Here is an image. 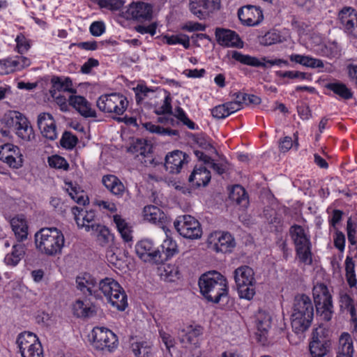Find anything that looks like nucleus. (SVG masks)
Wrapping results in <instances>:
<instances>
[{
  "mask_svg": "<svg viewBox=\"0 0 357 357\" xmlns=\"http://www.w3.org/2000/svg\"><path fill=\"white\" fill-rule=\"evenodd\" d=\"M68 185L69 195L76 203L83 206L89 204V198L83 190L74 186L72 183H68Z\"/></svg>",
  "mask_w": 357,
  "mask_h": 357,
  "instance_id": "39",
  "label": "nucleus"
},
{
  "mask_svg": "<svg viewBox=\"0 0 357 357\" xmlns=\"http://www.w3.org/2000/svg\"><path fill=\"white\" fill-rule=\"evenodd\" d=\"M153 152H152V146L151 145L149 146V149L146 150V151L142 154V155H139V160L146 167L152 165L153 167L157 166L160 163H162V162H158L155 160V158H153Z\"/></svg>",
  "mask_w": 357,
  "mask_h": 357,
  "instance_id": "53",
  "label": "nucleus"
},
{
  "mask_svg": "<svg viewBox=\"0 0 357 357\" xmlns=\"http://www.w3.org/2000/svg\"><path fill=\"white\" fill-rule=\"evenodd\" d=\"M113 222L116 224V229L123 241L126 243L131 241L132 239V231L129 223L119 215H113Z\"/></svg>",
  "mask_w": 357,
  "mask_h": 357,
  "instance_id": "27",
  "label": "nucleus"
},
{
  "mask_svg": "<svg viewBox=\"0 0 357 357\" xmlns=\"http://www.w3.org/2000/svg\"><path fill=\"white\" fill-rule=\"evenodd\" d=\"M314 301L317 314L329 321L333 314L332 296L327 286L324 283H317L312 289Z\"/></svg>",
  "mask_w": 357,
  "mask_h": 357,
  "instance_id": "6",
  "label": "nucleus"
},
{
  "mask_svg": "<svg viewBox=\"0 0 357 357\" xmlns=\"http://www.w3.org/2000/svg\"><path fill=\"white\" fill-rule=\"evenodd\" d=\"M238 17L241 22L247 26H257L264 19L261 9L252 5H246L238 10Z\"/></svg>",
  "mask_w": 357,
  "mask_h": 357,
  "instance_id": "13",
  "label": "nucleus"
},
{
  "mask_svg": "<svg viewBox=\"0 0 357 357\" xmlns=\"http://www.w3.org/2000/svg\"><path fill=\"white\" fill-rule=\"evenodd\" d=\"M331 346V342L324 337L319 336L313 333L312 341L310 342L309 348L312 357H324L327 354Z\"/></svg>",
  "mask_w": 357,
  "mask_h": 357,
  "instance_id": "19",
  "label": "nucleus"
},
{
  "mask_svg": "<svg viewBox=\"0 0 357 357\" xmlns=\"http://www.w3.org/2000/svg\"><path fill=\"white\" fill-rule=\"evenodd\" d=\"M189 155L179 150L169 152L165 158L164 166L170 174H178L184 164L189 162Z\"/></svg>",
  "mask_w": 357,
  "mask_h": 357,
  "instance_id": "14",
  "label": "nucleus"
},
{
  "mask_svg": "<svg viewBox=\"0 0 357 357\" xmlns=\"http://www.w3.org/2000/svg\"><path fill=\"white\" fill-rule=\"evenodd\" d=\"M113 307L124 311L128 306V296L123 288L113 279Z\"/></svg>",
  "mask_w": 357,
  "mask_h": 357,
  "instance_id": "23",
  "label": "nucleus"
},
{
  "mask_svg": "<svg viewBox=\"0 0 357 357\" xmlns=\"http://www.w3.org/2000/svg\"><path fill=\"white\" fill-rule=\"evenodd\" d=\"M99 290L107 298L109 303H112V280L105 278L100 281Z\"/></svg>",
  "mask_w": 357,
  "mask_h": 357,
  "instance_id": "52",
  "label": "nucleus"
},
{
  "mask_svg": "<svg viewBox=\"0 0 357 357\" xmlns=\"http://www.w3.org/2000/svg\"><path fill=\"white\" fill-rule=\"evenodd\" d=\"M334 246L340 252H343L345 247V236L341 231L337 230L334 236Z\"/></svg>",
  "mask_w": 357,
  "mask_h": 357,
  "instance_id": "62",
  "label": "nucleus"
},
{
  "mask_svg": "<svg viewBox=\"0 0 357 357\" xmlns=\"http://www.w3.org/2000/svg\"><path fill=\"white\" fill-rule=\"evenodd\" d=\"M320 51L322 56L333 59L340 55L341 50L337 43L333 42L321 46Z\"/></svg>",
  "mask_w": 357,
  "mask_h": 357,
  "instance_id": "43",
  "label": "nucleus"
},
{
  "mask_svg": "<svg viewBox=\"0 0 357 357\" xmlns=\"http://www.w3.org/2000/svg\"><path fill=\"white\" fill-rule=\"evenodd\" d=\"M302 66L311 68H324V64L321 59H315L310 56H305Z\"/></svg>",
  "mask_w": 357,
  "mask_h": 357,
  "instance_id": "61",
  "label": "nucleus"
},
{
  "mask_svg": "<svg viewBox=\"0 0 357 357\" xmlns=\"http://www.w3.org/2000/svg\"><path fill=\"white\" fill-rule=\"evenodd\" d=\"M73 314L82 319L90 318L96 315L95 307L88 301L77 300L73 305Z\"/></svg>",
  "mask_w": 357,
  "mask_h": 357,
  "instance_id": "24",
  "label": "nucleus"
},
{
  "mask_svg": "<svg viewBox=\"0 0 357 357\" xmlns=\"http://www.w3.org/2000/svg\"><path fill=\"white\" fill-rule=\"evenodd\" d=\"M108 333L112 334L110 330L105 327H95L91 331V337L94 347L97 349L110 352L111 345Z\"/></svg>",
  "mask_w": 357,
  "mask_h": 357,
  "instance_id": "17",
  "label": "nucleus"
},
{
  "mask_svg": "<svg viewBox=\"0 0 357 357\" xmlns=\"http://www.w3.org/2000/svg\"><path fill=\"white\" fill-rule=\"evenodd\" d=\"M176 231L183 238L199 239L202 235V229L199 222L190 215H179L174 222Z\"/></svg>",
  "mask_w": 357,
  "mask_h": 357,
  "instance_id": "9",
  "label": "nucleus"
},
{
  "mask_svg": "<svg viewBox=\"0 0 357 357\" xmlns=\"http://www.w3.org/2000/svg\"><path fill=\"white\" fill-rule=\"evenodd\" d=\"M271 317L269 313L259 310L256 314L255 323L257 331L256 335L258 342L266 345L268 343V331L271 326Z\"/></svg>",
  "mask_w": 357,
  "mask_h": 357,
  "instance_id": "16",
  "label": "nucleus"
},
{
  "mask_svg": "<svg viewBox=\"0 0 357 357\" xmlns=\"http://www.w3.org/2000/svg\"><path fill=\"white\" fill-rule=\"evenodd\" d=\"M112 94H105L101 96L97 100V107L99 109L104 112H112L111 101L110 98Z\"/></svg>",
  "mask_w": 357,
  "mask_h": 357,
  "instance_id": "55",
  "label": "nucleus"
},
{
  "mask_svg": "<svg viewBox=\"0 0 357 357\" xmlns=\"http://www.w3.org/2000/svg\"><path fill=\"white\" fill-rule=\"evenodd\" d=\"M96 218L95 211L93 210L87 211L85 212V215L80 219V228H84L86 231L87 226L96 225L94 222Z\"/></svg>",
  "mask_w": 357,
  "mask_h": 357,
  "instance_id": "57",
  "label": "nucleus"
},
{
  "mask_svg": "<svg viewBox=\"0 0 357 357\" xmlns=\"http://www.w3.org/2000/svg\"><path fill=\"white\" fill-rule=\"evenodd\" d=\"M24 255V247L21 244L13 245L11 253L6 255L4 261L8 265L16 266Z\"/></svg>",
  "mask_w": 357,
  "mask_h": 357,
  "instance_id": "37",
  "label": "nucleus"
},
{
  "mask_svg": "<svg viewBox=\"0 0 357 357\" xmlns=\"http://www.w3.org/2000/svg\"><path fill=\"white\" fill-rule=\"evenodd\" d=\"M314 317V306L309 296L303 294L295 296L291 324L293 331L302 333L311 325Z\"/></svg>",
  "mask_w": 357,
  "mask_h": 357,
  "instance_id": "3",
  "label": "nucleus"
},
{
  "mask_svg": "<svg viewBox=\"0 0 357 357\" xmlns=\"http://www.w3.org/2000/svg\"><path fill=\"white\" fill-rule=\"evenodd\" d=\"M7 125L13 128L15 134L25 142H31L35 139V133L26 117L17 111L9 112L6 120Z\"/></svg>",
  "mask_w": 357,
  "mask_h": 357,
  "instance_id": "7",
  "label": "nucleus"
},
{
  "mask_svg": "<svg viewBox=\"0 0 357 357\" xmlns=\"http://www.w3.org/2000/svg\"><path fill=\"white\" fill-rule=\"evenodd\" d=\"M189 9L199 20L206 19L207 17L206 10L204 9L202 6V0H190Z\"/></svg>",
  "mask_w": 357,
  "mask_h": 357,
  "instance_id": "44",
  "label": "nucleus"
},
{
  "mask_svg": "<svg viewBox=\"0 0 357 357\" xmlns=\"http://www.w3.org/2000/svg\"><path fill=\"white\" fill-rule=\"evenodd\" d=\"M254 271L248 266H242L234 271L236 284H255Z\"/></svg>",
  "mask_w": 357,
  "mask_h": 357,
  "instance_id": "25",
  "label": "nucleus"
},
{
  "mask_svg": "<svg viewBox=\"0 0 357 357\" xmlns=\"http://www.w3.org/2000/svg\"><path fill=\"white\" fill-rule=\"evenodd\" d=\"M340 347L337 357H353L354 347L351 335L344 333L340 337Z\"/></svg>",
  "mask_w": 357,
  "mask_h": 357,
  "instance_id": "28",
  "label": "nucleus"
},
{
  "mask_svg": "<svg viewBox=\"0 0 357 357\" xmlns=\"http://www.w3.org/2000/svg\"><path fill=\"white\" fill-rule=\"evenodd\" d=\"M144 219L154 224H161L165 222L167 216L163 211L158 207L153 205H149L143 210Z\"/></svg>",
  "mask_w": 357,
  "mask_h": 357,
  "instance_id": "26",
  "label": "nucleus"
},
{
  "mask_svg": "<svg viewBox=\"0 0 357 357\" xmlns=\"http://www.w3.org/2000/svg\"><path fill=\"white\" fill-rule=\"evenodd\" d=\"M212 116L218 119H225L229 115L225 103L215 106L211 109Z\"/></svg>",
  "mask_w": 357,
  "mask_h": 357,
  "instance_id": "60",
  "label": "nucleus"
},
{
  "mask_svg": "<svg viewBox=\"0 0 357 357\" xmlns=\"http://www.w3.org/2000/svg\"><path fill=\"white\" fill-rule=\"evenodd\" d=\"M78 142L77 137L70 133V132H64L61 139V145L67 149H72L74 148Z\"/></svg>",
  "mask_w": 357,
  "mask_h": 357,
  "instance_id": "51",
  "label": "nucleus"
},
{
  "mask_svg": "<svg viewBox=\"0 0 357 357\" xmlns=\"http://www.w3.org/2000/svg\"><path fill=\"white\" fill-rule=\"evenodd\" d=\"M16 61L14 58H7L0 60V75H8L16 70Z\"/></svg>",
  "mask_w": 357,
  "mask_h": 357,
  "instance_id": "48",
  "label": "nucleus"
},
{
  "mask_svg": "<svg viewBox=\"0 0 357 357\" xmlns=\"http://www.w3.org/2000/svg\"><path fill=\"white\" fill-rule=\"evenodd\" d=\"M276 75L283 78H289V79H311V75L306 73H303L300 71H277Z\"/></svg>",
  "mask_w": 357,
  "mask_h": 357,
  "instance_id": "49",
  "label": "nucleus"
},
{
  "mask_svg": "<svg viewBox=\"0 0 357 357\" xmlns=\"http://www.w3.org/2000/svg\"><path fill=\"white\" fill-rule=\"evenodd\" d=\"M69 105L74 107L82 116L95 117L96 111L91 108V103L83 96H70L68 99Z\"/></svg>",
  "mask_w": 357,
  "mask_h": 357,
  "instance_id": "20",
  "label": "nucleus"
},
{
  "mask_svg": "<svg viewBox=\"0 0 357 357\" xmlns=\"http://www.w3.org/2000/svg\"><path fill=\"white\" fill-rule=\"evenodd\" d=\"M113 104H115L113 107V112L118 115L122 114L127 109L128 101L126 97L117 93H113Z\"/></svg>",
  "mask_w": 357,
  "mask_h": 357,
  "instance_id": "41",
  "label": "nucleus"
},
{
  "mask_svg": "<svg viewBox=\"0 0 357 357\" xmlns=\"http://www.w3.org/2000/svg\"><path fill=\"white\" fill-rule=\"evenodd\" d=\"M12 229L18 241L26 239L28 235V227L26 222L22 218H13L10 221Z\"/></svg>",
  "mask_w": 357,
  "mask_h": 357,
  "instance_id": "30",
  "label": "nucleus"
},
{
  "mask_svg": "<svg viewBox=\"0 0 357 357\" xmlns=\"http://www.w3.org/2000/svg\"><path fill=\"white\" fill-rule=\"evenodd\" d=\"M121 16L126 20H133L139 23L135 26V30L141 33H149L154 36L156 33L157 24L151 22L148 25L153 17V7L151 4L144 2H133L128 8L122 10Z\"/></svg>",
  "mask_w": 357,
  "mask_h": 357,
  "instance_id": "2",
  "label": "nucleus"
},
{
  "mask_svg": "<svg viewBox=\"0 0 357 357\" xmlns=\"http://www.w3.org/2000/svg\"><path fill=\"white\" fill-rule=\"evenodd\" d=\"M177 243L172 238L167 237L159 248L158 264H164L178 253Z\"/></svg>",
  "mask_w": 357,
  "mask_h": 357,
  "instance_id": "22",
  "label": "nucleus"
},
{
  "mask_svg": "<svg viewBox=\"0 0 357 357\" xmlns=\"http://www.w3.org/2000/svg\"><path fill=\"white\" fill-rule=\"evenodd\" d=\"M229 197L231 201L243 206H245L248 204L247 192L240 185H236L232 188Z\"/></svg>",
  "mask_w": 357,
  "mask_h": 357,
  "instance_id": "35",
  "label": "nucleus"
},
{
  "mask_svg": "<svg viewBox=\"0 0 357 357\" xmlns=\"http://www.w3.org/2000/svg\"><path fill=\"white\" fill-rule=\"evenodd\" d=\"M15 42L16 50L20 54L26 53L31 47L29 40H27L22 33H20L17 36Z\"/></svg>",
  "mask_w": 357,
  "mask_h": 357,
  "instance_id": "54",
  "label": "nucleus"
},
{
  "mask_svg": "<svg viewBox=\"0 0 357 357\" xmlns=\"http://www.w3.org/2000/svg\"><path fill=\"white\" fill-rule=\"evenodd\" d=\"M64 242L63 233L55 227L43 228L35 234L36 248L47 256L60 254Z\"/></svg>",
  "mask_w": 357,
  "mask_h": 357,
  "instance_id": "4",
  "label": "nucleus"
},
{
  "mask_svg": "<svg viewBox=\"0 0 357 357\" xmlns=\"http://www.w3.org/2000/svg\"><path fill=\"white\" fill-rule=\"evenodd\" d=\"M135 252L140 259L144 262L158 264L159 247L155 246L151 240H142L135 245Z\"/></svg>",
  "mask_w": 357,
  "mask_h": 357,
  "instance_id": "12",
  "label": "nucleus"
},
{
  "mask_svg": "<svg viewBox=\"0 0 357 357\" xmlns=\"http://www.w3.org/2000/svg\"><path fill=\"white\" fill-rule=\"evenodd\" d=\"M215 36L218 43L221 46L238 48H241L243 46V42L238 34L231 29L217 27Z\"/></svg>",
  "mask_w": 357,
  "mask_h": 357,
  "instance_id": "15",
  "label": "nucleus"
},
{
  "mask_svg": "<svg viewBox=\"0 0 357 357\" xmlns=\"http://www.w3.org/2000/svg\"><path fill=\"white\" fill-rule=\"evenodd\" d=\"M281 36L280 33L275 30H271L265 33L261 37L259 42L260 44L264 46H269L277 43L281 42Z\"/></svg>",
  "mask_w": 357,
  "mask_h": 357,
  "instance_id": "46",
  "label": "nucleus"
},
{
  "mask_svg": "<svg viewBox=\"0 0 357 357\" xmlns=\"http://www.w3.org/2000/svg\"><path fill=\"white\" fill-rule=\"evenodd\" d=\"M326 87L342 99L349 100L353 97V92L351 90L342 82H335L328 83L326 84Z\"/></svg>",
  "mask_w": 357,
  "mask_h": 357,
  "instance_id": "34",
  "label": "nucleus"
},
{
  "mask_svg": "<svg viewBox=\"0 0 357 357\" xmlns=\"http://www.w3.org/2000/svg\"><path fill=\"white\" fill-rule=\"evenodd\" d=\"M192 139L197 144L198 146L206 151L209 154H215L218 155V151L215 148L212 144V140L210 137L206 136L204 134H190Z\"/></svg>",
  "mask_w": 357,
  "mask_h": 357,
  "instance_id": "32",
  "label": "nucleus"
},
{
  "mask_svg": "<svg viewBox=\"0 0 357 357\" xmlns=\"http://www.w3.org/2000/svg\"><path fill=\"white\" fill-rule=\"evenodd\" d=\"M165 38L168 45L181 44L185 49L190 47V38L185 34L173 35L171 36H165Z\"/></svg>",
  "mask_w": 357,
  "mask_h": 357,
  "instance_id": "45",
  "label": "nucleus"
},
{
  "mask_svg": "<svg viewBox=\"0 0 357 357\" xmlns=\"http://www.w3.org/2000/svg\"><path fill=\"white\" fill-rule=\"evenodd\" d=\"M231 58L243 65L250 66L253 67H266L265 63H261L257 57L251 56L248 54H243L240 52L231 51Z\"/></svg>",
  "mask_w": 357,
  "mask_h": 357,
  "instance_id": "33",
  "label": "nucleus"
},
{
  "mask_svg": "<svg viewBox=\"0 0 357 357\" xmlns=\"http://www.w3.org/2000/svg\"><path fill=\"white\" fill-rule=\"evenodd\" d=\"M48 163L51 167L67 171L69 169V164L66 160L58 155L48 158Z\"/></svg>",
  "mask_w": 357,
  "mask_h": 357,
  "instance_id": "47",
  "label": "nucleus"
},
{
  "mask_svg": "<svg viewBox=\"0 0 357 357\" xmlns=\"http://www.w3.org/2000/svg\"><path fill=\"white\" fill-rule=\"evenodd\" d=\"M203 332L204 328L200 325H188L178 331V336L181 343L195 345Z\"/></svg>",
  "mask_w": 357,
  "mask_h": 357,
  "instance_id": "18",
  "label": "nucleus"
},
{
  "mask_svg": "<svg viewBox=\"0 0 357 357\" xmlns=\"http://www.w3.org/2000/svg\"><path fill=\"white\" fill-rule=\"evenodd\" d=\"M208 246L215 252L231 253L236 247L234 237L228 231H215L208 238Z\"/></svg>",
  "mask_w": 357,
  "mask_h": 357,
  "instance_id": "10",
  "label": "nucleus"
},
{
  "mask_svg": "<svg viewBox=\"0 0 357 357\" xmlns=\"http://www.w3.org/2000/svg\"><path fill=\"white\" fill-rule=\"evenodd\" d=\"M0 160L11 168L19 169L23 165L24 156L18 146L6 144L0 146Z\"/></svg>",
  "mask_w": 357,
  "mask_h": 357,
  "instance_id": "11",
  "label": "nucleus"
},
{
  "mask_svg": "<svg viewBox=\"0 0 357 357\" xmlns=\"http://www.w3.org/2000/svg\"><path fill=\"white\" fill-rule=\"evenodd\" d=\"M201 294L210 302L218 303L227 297L228 286L226 278L220 273L213 271L205 273L199 279Z\"/></svg>",
  "mask_w": 357,
  "mask_h": 357,
  "instance_id": "1",
  "label": "nucleus"
},
{
  "mask_svg": "<svg viewBox=\"0 0 357 357\" xmlns=\"http://www.w3.org/2000/svg\"><path fill=\"white\" fill-rule=\"evenodd\" d=\"M105 30L104 23L100 21L93 22L89 27L90 33L93 36H101L105 32Z\"/></svg>",
  "mask_w": 357,
  "mask_h": 357,
  "instance_id": "64",
  "label": "nucleus"
},
{
  "mask_svg": "<svg viewBox=\"0 0 357 357\" xmlns=\"http://www.w3.org/2000/svg\"><path fill=\"white\" fill-rule=\"evenodd\" d=\"M354 268L355 264L352 258L347 257L345 260L346 278L350 287H355L357 283Z\"/></svg>",
  "mask_w": 357,
  "mask_h": 357,
  "instance_id": "42",
  "label": "nucleus"
},
{
  "mask_svg": "<svg viewBox=\"0 0 357 357\" xmlns=\"http://www.w3.org/2000/svg\"><path fill=\"white\" fill-rule=\"evenodd\" d=\"M211 178V172L205 167H195L188 178V181L192 186L199 188L206 186Z\"/></svg>",
  "mask_w": 357,
  "mask_h": 357,
  "instance_id": "21",
  "label": "nucleus"
},
{
  "mask_svg": "<svg viewBox=\"0 0 357 357\" xmlns=\"http://www.w3.org/2000/svg\"><path fill=\"white\" fill-rule=\"evenodd\" d=\"M135 357H153L151 344L147 342H136L131 344Z\"/></svg>",
  "mask_w": 357,
  "mask_h": 357,
  "instance_id": "36",
  "label": "nucleus"
},
{
  "mask_svg": "<svg viewBox=\"0 0 357 357\" xmlns=\"http://www.w3.org/2000/svg\"><path fill=\"white\" fill-rule=\"evenodd\" d=\"M16 343L22 357H43V350L38 337L24 331L18 335Z\"/></svg>",
  "mask_w": 357,
  "mask_h": 357,
  "instance_id": "8",
  "label": "nucleus"
},
{
  "mask_svg": "<svg viewBox=\"0 0 357 357\" xmlns=\"http://www.w3.org/2000/svg\"><path fill=\"white\" fill-rule=\"evenodd\" d=\"M86 228V231H91L93 234L96 235L99 241L105 243L108 242L110 230L107 227L97 224L96 225H88Z\"/></svg>",
  "mask_w": 357,
  "mask_h": 357,
  "instance_id": "38",
  "label": "nucleus"
},
{
  "mask_svg": "<svg viewBox=\"0 0 357 357\" xmlns=\"http://www.w3.org/2000/svg\"><path fill=\"white\" fill-rule=\"evenodd\" d=\"M51 82L52 84V89L50 92L52 96H54V92L56 91H67L70 93H75L76 91L73 89V83L72 80L69 77H53L52 78Z\"/></svg>",
  "mask_w": 357,
  "mask_h": 357,
  "instance_id": "31",
  "label": "nucleus"
},
{
  "mask_svg": "<svg viewBox=\"0 0 357 357\" xmlns=\"http://www.w3.org/2000/svg\"><path fill=\"white\" fill-rule=\"evenodd\" d=\"M356 12L351 7H344L338 14V17L340 20L341 24L344 26L346 24V21L353 19L355 15H356Z\"/></svg>",
  "mask_w": 357,
  "mask_h": 357,
  "instance_id": "58",
  "label": "nucleus"
},
{
  "mask_svg": "<svg viewBox=\"0 0 357 357\" xmlns=\"http://www.w3.org/2000/svg\"><path fill=\"white\" fill-rule=\"evenodd\" d=\"M352 18L347 20L346 24L344 26L349 34L357 38V13Z\"/></svg>",
  "mask_w": 357,
  "mask_h": 357,
  "instance_id": "59",
  "label": "nucleus"
},
{
  "mask_svg": "<svg viewBox=\"0 0 357 357\" xmlns=\"http://www.w3.org/2000/svg\"><path fill=\"white\" fill-rule=\"evenodd\" d=\"M76 283L78 289L84 294L88 293L89 295H92V289L96 286V280L89 273H84L77 277Z\"/></svg>",
  "mask_w": 357,
  "mask_h": 357,
  "instance_id": "29",
  "label": "nucleus"
},
{
  "mask_svg": "<svg viewBox=\"0 0 357 357\" xmlns=\"http://www.w3.org/2000/svg\"><path fill=\"white\" fill-rule=\"evenodd\" d=\"M238 294L240 298L250 300L253 298L255 291L254 284H236Z\"/></svg>",
  "mask_w": 357,
  "mask_h": 357,
  "instance_id": "50",
  "label": "nucleus"
},
{
  "mask_svg": "<svg viewBox=\"0 0 357 357\" xmlns=\"http://www.w3.org/2000/svg\"><path fill=\"white\" fill-rule=\"evenodd\" d=\"M289 232L299 261L305 265H312L313 260L310 236L305 233L302 226L296 224L290 227Z\"/></svg>",
  "mask_w": 357,
  "mask_h": 357,
  "instance_id": "5",
  "label": "nucleus"
},
{
  "mask_svg": "<svg viewBox=\"0 0 357 357\" xmlns=\"http://www.w3.org/2000/svg\"><path fill=\"white\" fill-rule=\"evenodd\" d=\"M151 145L147 144L146 140L142 139H136L135 141L127 148V151L132 154H136V157L144 154Z\"/></svg>",
  "mask_w": 357,
  "mask_h": 357,
  "instance_id": "40",
  "label": "nucleus"
},
{
  "mask_svg": "<svg viewBox=\"0 0 357 357\" xmlns=\"http://www.w3.org/2000/svg\"><path fill=\"white\" fill-rule=\"evenodd\" d=\"M54 121H55L50 114L44 112L38 115L37 123L39 129L41 130H45V127L53 126Z\"/></svg>",
  "mask_w": 357,
  "mask_h": 357,
  "instance_id": "56",
  "label": "nucleus"
},
{
  "mask_svg": "<svg viewBox=\"0 0 357 357\" xmlns=\"http://www.w3.org/2000/svg\"><path fill=\"white\" fill-rule=\"evenodd\" d=\"M135 93V99L137 103H139L146 97L151 89L146 86L138 84L134 89Z\"/></svg>",
  "mask_w": 357,
  "mask_h": 357,
  "instance_id": "63",
  "label": "nucleus"
}]
</instances>
